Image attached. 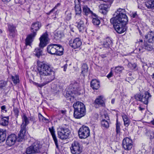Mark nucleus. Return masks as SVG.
Listing matches in <instances>:
<instances>
[{
	"mask_svg": "<svg viewBox=\"0 0 154 154\" xmlns=\"http://www.w3.org/2000/svg\"><path fill=\"white\" fill-rule=\"evenodd\" d=\"M37 65V75L40 77L41 80L43 79L44 80L42 83L36 84L42 88L54 79L55 72L50 66L43 62L38 61Z\"/></svg>",
	"mask_w": 154,
	"mask_h": 154,
	"instance_id": "1",
	"label": "nucleus"
},
{
	"mask_svg": "<svg viewBox=\"0 0 154 154\" xmlns=\"http://www.w3.org/2000/svg\"><path fill=\"white\" fill-rule=\"evenodd\" d=\"M114 15H116L115 17L110 19V22L113 25L114 29L118 33H123L126 29L125 25L128 22L125 9L119 8Z\"/></svg>",
	"mask_w": 154,
	"mask_h": 154,
	"instance_id": "2",
	"label": "nucleus"
},
{
	"mask_svg": "<svg viewBox=\"0 0 154 154\" xmlns=\"http://www.w3.org/2000/svg\"><path fill=\"white\" fill-rule=\"evenodd\" d=\"M40 42L39 47L36 48L34 51V54L38 58L43 55L42 49L48 43V34L45 32L39 38Z\"/></svg>",
	"mask_w": 154,
	"mask_h": 154,
	"instance_id": "3",
	"label": "nucleus"
},
{
	"mask_svg": "<svg viewBox=\"0 0 154 154\" xmlns=\"http://www.w3.org/2000/svg\"><path fill=\"white\" fill-rule=\"evenodd\" d=\"M75 18L76 20V23L77 24V26L80 32L83 31L85 29L84 20L81 15L82 10L79 3L75 5Z\"/></svg>",
	"mask_w": 154,
	"mask_h": 154,
	"instance_id": "4",
	"label": "nucleus"
},
{
	"mask_svg": "<svg viewBox=\"0 0 154 154\" xmlns=\"http://www.w3.org/2000/svg\"><path fill=\"white\" fill-rule=\"evenodd\" d=\"M73 107L74 108L73 116L75 118L80 119L85 115V107L82 103L79 101L74 103Z\"/></svg>",
	"mask_w": 154,
	"mask_h": 154,
	"instance_id": "5",
	"label": "nucleus"
},
{
	"mask_svg": "<svg viewBox=\"0 0 154 154\" xmlns=\"http://www.w3.org/2000/svg\"><path fill=\"white\" fill-rule=\"evenodd\" d=\"M41 23L38 22L34 23L32 24L31 27L32 33L29 35L26 39V45H30L33 39L36 35V32L41 27Z\"/></svg>",
	"mask_w": 154,
	"mask_h": 154,
	"instance_id": "6",
	"label": "nucleus"
},
{
	"mask_svg": "<svg viewBox=\"0 0 154 154\" xmlns=\"http://www.w3.org/2000/svg\"><path fill=\"white\" fill-rule=\"evenodd\" d=\"M42 145L39 141H36L33 143L26 150V154H35L42 152Z\"/></svg>",
	"mask_w": 154,
	"mask_h": 154,
	"instance_id": "7",
	"label": "nucleus"
},
{
	"mask_svg": "<svg viewBox=\"0 0 154 154\" xmlns=\"http://www.w3.org/2000/svg\"><path fill=\"white\" fill-rule=\"evenodd\" d=\"M134 97L136 100L140 101L145 104H147L152 95L148 91H147L145 92L143 94H136Z\"/></svg>",
	"mask_w": 154,
	"mask_h": 154,
	"instance_id": "8",
	"label": "nucleus"
},
{
	"mask_svg": "<svg viewBox=\"0 0 154 154\" xmlns=\"http://www.w3.org/2000/svg\"><path fill=\"white\" fill-rule=\"evenodd\" d=\"M57 133L59 138L62 140H65L69 138L71 132L68 128H61L58 129Z\"/></svg>",
	"mask_w": 154,
	"mask_h": 154,
	"instance_id": "9",
	"label": "nucleus"
},
{
	"mask_svg": "<svg viewBox=\"0 0 154 154\" xmlns=\"http://www.w3.org/2000/svg\"><path fill=\"white\" fill-rule=\"evenodd\" d=\"M82 146L77 141H74L70 147L71 152L72 154H80L82 152Z\"/></svg>",
	"mask_w": 154,
	"mask_h": 154,
	"instance_id": "10",
	"label": "nucleus"
},
{
	"mask_svg": "<svg viewBox=\"0 0 154 154\" xmlns=\"http://www.w3.org/2000/svg\"><path fill=\"white\" fill-rule=\"evenodd\" d=\"M90 132L89 128L83 125L79 129L78 134L81 139H85L90 135Z\"/></svg>",
	"mask_w": 154,
	"mask_h": 154,
	"instance_id": "11",
	"label": "nucleus"
},
{
	"mask_svg": "<svg viewBox=\"0 0 154 154\" xmlns=\"http://www.w3.org/2000/svg\"><path fill=\"white\" fill-rule=\"evenodd\" d=\"M112 2L110 1L105 2L99 6L100 12L103 14H106L108 12Z\"/></svg>",
	"mask_w": 154,
	"mask_h": 154,
	"instance_id": "12",
	"label": "nucleus"
},
{
	"mask_svg": "<svg viewBox=\"0 0 154 154\" xmlns=\"http://www.w3.org/2000/svg\"><path fill=\"white\" fill-rule=\"evenodd\" d=\"M132 140L128 137H126L123 140L122 147L126 150H131L133 146Z\"/></svg>",
	"mask_w": 154,
	"mask_h": 154,
	"instance_id": "13",
	"label": "nucleus"
},
{
	"mask_svg": "<svg viewBox=\"0 0 154 154\" xmlns=\"http://www.w3.org/2000/svg\"><path fill=\"white\" fill-rule=\"evenodd\" d=\"M69 44L71 47L75 49L80 47L82 45V42L79 38H77L73 41H70Z\"/></svg>",
	"mask_w": 154,
	"mask_h": 154,
	"instance_id": "14",
	"label": "nucleus"
},
{
	"mask_svg": "<svg viewBox=\"0 0 154 154\" xmlns=\"http://www.w3.org/2000/svg\"><path fill=\"white\" fill-rule=\"evenodd\" d=\"M16 140L17 141V138L15 134H11L8 137L6 140V144L8 146H11L14 144Z\"/></svg>",
	"mask_w": 154,
	"mask_h": 154,
	"instance_id": "15",
	"label": "nucleus"
},
{
	"mask_svg": "<svg viewBox=\"0 0 154 154\" xmlns=\"http://www.w3.org/2000/svg\"><path fill=\"white\" fill-rule=\"evenodd\" d=\"M7 24L10 35L13 38L14 37L17 32L16 27L12 24L8 23Z\"/></svg>",
	"mask_w": 154,
	"mask_h": 154,
	"instance_id": "16",
	"label": "nucleus"
},
{
	"mask_svg": "<svg viewBox=\"0 0 154 154\" xmlns=\"http://www.w3.org/2000/svg\"><path fill=\"white\" fill-rule=\"evenodd\" d=\"M57 44H51L48 46L47 47V51L48 53L53 55H55L56 52V48Z\"/></svg>",
	"mask_w": 154,
	"mask_h": 154,
	"instance_id": "17",
	"label": "nucleus"
},
{
	"mask_svg": "<svg viewBox=\"0 0 154 154\" xmlns=\"http://www.w3.org/2000/svg\"><path fill=\"white\" fill-rule=\"evenodd\" d=\"M49 130L52 136L54 141L57 148L59 149L58 144V141L57 137L55 134V131L53 126L49 128Z\"/></svg>",
	"mask_w": 154,
	"mask_h": 154,
	"instance_id": "18",
	"label": "nucleus"
},
{
	"mask_svg": "<svg viewBox=\"0 0 154 154\" xmlns=\"http://www.w3.org/2000/svg\"><path fill=\"white\" fill-rule=\"evenodd\" d=\"M145 38L149 42H154V32L152 31L149 32L148 34L145 36Z\"/></svg>",
	"mask_w": 154,
	"mask_h": 154,
	"instance_id": "19",
	"label": "nucleus"
},
{
	"mask_svg": "<svg viewBox=\"0 0 154 154\" xmlns=\"http://www.w3.org/2000/svg\"><path fill=\"white\" fill-rule=\"evenodd\" d=\"M26 131V129L23 128H21V130L18 134L17 138V141L20 142L23 140L24 135Z\"/></svg>",
	"mask_w": 154,
	"mask_h": 154,
	"instance_id": "20",
	"label": "nucleus"
},
{
	"mask_svg": "<svg viewBox=\"0 0 154 154\" xmlns=\"http://www.w3.org/2000/svg\"><path fill=\"white\" fill-rule=\"evenodd\" d=\"M91 86L94 90H97L100 87L99 82L96 79L93 80L91 82Z\"/></svg>",
	"mask_w": 154,
	"mask_h": 154,
	"instance_id": "21",
	"label": "nucleus"
},
{
	"mask_svg": "<svg viewBox=\"0 0 154 154\" xmlns=\"http://www.w3.org/2000/svg\"><path fill=\"white\" fill-rule=\"evenodd\" d=\"M22 123L21 128L26 129V126L29 123V119L25 114H23L22 117Z\"/></svg>",
	"mask_w": 154,
	"mask_h": 154,
	"instance_id": "22",
	"label": "nucleus"
},
{
	"mask_svg": "<svg viewBox=\"0 0 154 154\" xmlns=\"http://www.w3.org/2000/svg\"><path fill=\"white\" fill-rule=\"evenodd\" d=\"M112 42L109 38H107L102 44L103 47L108 48L112 45Z\"/></svg>",
	"mask_w": 154,
	"mask_h": 154,
	"instance_id": "23",
	"label": "nucleus"
},
{
	"mask_svg": "<svg viewBox=\"0 0 154 154\" xmlns=\"http://www.w3.org/2000/svg\"><path fill=\"white\" fill-rule=\"evenodd\" d=\"M6 137V130L0 129V143L4 142L5 140Z\"/></svg>",
	"mask_w": 154,
	"mask_h": 154,
	"instance_id": "24",
	"label": "nucleus"
},
{
	"mask_svg": "<svg viewBox=\"0 0 154 154\" xmlns=\"http://www.w3.org/2000/svg\"><path fill=\"white\" fill-rule=\"evenodd\" d=\"M9 117H4L0 119V124L4 126H6L8 124Z\"/></svg>",
	"mask_w": 154,
	"mask_h": 154,
	"instance_id": "25",
	"label": "nucleus"
},
{
	"mask_svg": "<svg viewBox=\"0 0 154 154\" xmlns=\"http://www.w3.org/2000/svg\"><path fill=\"white\" fill-rule=\"evenodd\" d=\"M103 97L102 96H100L97 98L95 101L96 104L100 105L101 106H104V102L103 100Z\"/></svg>",
	"mask_w": 154,
	"mask_h": 154,
	"instance_id": "26",
	"label": "nucleus"
},
{
	"mask_svg": "<svg viewBox=\"0 0 154 154\" xmlns=\"http://www.w3.org/2000/svg\"><path fill=\"white\" fill-rule=\"evenodd\" d=\"M56 48V52L55 55L60 56L63 54V47L60 45H57Z\"/></svg>",
	"mask_w": 154,
	"mask_h": 154,
	"instance_id": "27",
	"label": "nucleus"
},
{
	"mask_svg": "<svg viewBox=\"0 0 154 154\" xmlns=\"http://www.w3.org/2000/svg\"><path fill=\"white\" fill-rule=\"evenodd\" d=\"M64 36V34L63 32L58 31L55 32L54 37V38L57 40H60Z\"/></svg>",
	"mask_w": 154,
	"mask_h": 154,
	"instance_id": "28",
	"label": "nucleus"
},
{
	"mask_svg": "<svg viewBox=\"0 0 154 154\" xmlns=\"http://www.w3.org/2000/svg\"><path fill=\"white\" fill-rule=\"evenodd\" d=\"M145 5L148 8L154 10V0L148 1L145 3Z\"/></svg>",
	"mask_w": 154,
	"mask_h": 154,
	"instance_id": "29",
	"label": "nucleus"
},
{
	"mask_svg": "<svg viewBox=\"0 0 154 154\" xmlns=\"http://www.w3.org/2000/svg\"><path fill=\"white\" fill-rule=\"evenodd\" d=\"M83 12L84 14L86 16L90 14H92V12L90 8L86 5L84 6L83 7Z\"/></svg>",
	"mask_w": 154,
	"mask_h": 154,
	"instance_id": "30",
	"label": "nucleus"
},
{
	"mask_svg": "<svg viewBox=\"0 0 154 154\" xmlns=\"http://www.w3.org/2000/svg\"><path fill=\"white\" fill-rule=\"evenodd\" d=\"M122 117L124 122L125 126L126 127L128 126L130 123L129 120L128 119V117L125 115H122Z\"/></svg>",
	"mask_w": 154,
	"mask_h": 154,
	"instance_id": "31",
	"label": "nucleus"
},
{
	"mask_svg": "<svg viewBox=\"0 0 154 154\" xmlns=\"http://www.w3.org/2000/svg\"><path fill=\"white\" fill-rule=\"evenodd\" d=\"M60 3H58L49 12V13H48V14H50L51 13L54 12V14H55V15H56L57 14V13L58 12V11L57 10V8L58 7L60 6Z\"/></svg>",
	"mask_w": 154,
	"mask_h": 154,
	"instance_id": "32",
	"label": "nucleus"
},
{
	"mask_svg": "<svg viewBox=\"0 0 154 154\" xmlns=\"http://www.w3.org/2000/svg\"><path fill=\"white\" fill-rule=\"evenodd\" d=\"M101 126L102 127L104 128H107L109 127V122L105 119H103L101 121Z\"/></svg>",
	"mask_w": 154,
	"mask_h": 154,
	"instance_id": "33",
	"label": "nucleus"
},
{
	"mask_svg": "<svg viewBox=\"0 0 154 154\" xmlns=\"http://www.w3.org/2000/svg\"><path fill=\"white\" fill-rule=\"evenodd\" d=\"M88 67L87 65L86 64H83L82 66V70L81 73L82 74L83 76H84L85 74L88 71Z\"/></svg>",
	"mask_w": 154,
	"mask_h": 154,
	"instance_id": "34",
	"label": "nucleus"
},
{
	"mask_svg": "<svg viewBox=\"0 0 154 154\" xmlns=\"http://www.w3.org/2000/svg\"><path fill=\"white\" fill-rule=\"evenodd\" d=\"M95 18H93L92 21L93 24L95 25H98L100 23V20L97 18L96 15H94Z\"/></svg>",
	"mask_w": 154,
	"mask_h": 154,
	"instance_id": "35",
	"label": "nucleus"
},
{
	"mask_svg": "<svg viewBox=\"0 0 154 154\" xmlns=\"http://www.w3.org/2000/svg\"><path fill=\"white\" fill-rule=\"evenodd\" d=\"M65 20L67 21H69L71 19V13L69 11H66L65 12Z\"/></svg>",
	"mask_w": 154,
	"mask_h": 154,
	"instance_id": "36",
	"label": "nucleus"
},
{
	"mask_svg": "<svg viewBox=\"0 0 154 154\" xmlns=\"http://www.w3.org/2000/svg\"><path fill=\"white\" fill-rule=\"evenodd\" d=\"M11 79L14 83L15 84L19 82V76L17 75H16L14 76H11Z\"/></svg>",
	"mask_w": 154,
	"mask_h": 154,
	"instance_id": "37",
	"label": "nucleus"
},
{
	"mask_svg": "<svg viewBox=\"0 0 154 154\" xmlns=\"http://www.w3.org/2000/svg\"><path fill=\"white\" fill-rule=\"evenodd\" d=\"M124 69V68L123 66H119L115 67V72L117 73H120Z\"/></svg>",
	"mask_w": 154,
	"mask_h": 154,
	"instance_id": "38",
	"label": "nucleus"
},
{
	"mask_svg": "<svg viewBox=\"0 0 154 154\" xmlns=\"http://www.w3.org/2000/svg\"><path fill=\"white\" fill-rule=\"evenodd\" d=\"M128 66L131 70H134L136 67V65L134 63L133 64L129 63H128Z\"/></svg>",
	"mask_w": 154,
	"mask_h": 154,
	"instance_id": "39",
	"label": "nucleus"
},
{
	"mask_svg": "<svg viewBox=\"0 0 154 154\" xmlns=\"http://www.w3.org/2000/svg\"><path fill=\"white\" fill-rule=\"evenodd\" d=\"M144 46L145 48L148 50L151 51L152 49V46L150 44L146 43L145 44Z\"/></svg>",
	"mask_w": 154,
	"mask_h": 154,
	"instance_id": "40",
	"label": "nucleus"
},
{
	"mask_svg": "<svg viewBox=\"0 0 154 154\" xmlns=\"http://www.w3.org/2000/svg\"><path fill=\"white\" fill-rule=\"evenodd\" d=\"M7 82L3 80L0 81V89H2L7 85Z\"/></svg>",
	"mask_w": 154,
	"mask_h": 154,
	"instance_id": "41",
	"label": "nucleus"
},
{
	"mask_svg": "<svg viewBox=\"0 0 154 154\" xmlns=\"http://www.w3.org/2000/svg\"><path fill=\"white\" fill-rule=\"evenodd\" d=\"M120 124L117 122L116 124V134H118L120 132Z\"/></svg>",
	"mask_w": 154,
	"mask_h": 154,
	"instance_id": "42",
	"label": "nucleus"
},
{
	"mask_svg": "<svg viewBox=\"0 0 154 154\" xmlns=\"http://www.w3.org/2000/svg\"><path fill=\"white\" fill-rule=\"evenodd\" d=\"M14 112L15 116L17 118V117L19 115V111L18 108H15L14 109Z\"/></svg>",
	"mask_w": 154,
	"mask_h": 154,
	"instance_id": "43",
	"label": "nucleus"
},
{
	"mask_svg": "<svg viewBox=\"0 0 154 154\" xmlns=\"http://www.w3.org/2000/svg\"><path fill=\"white\" fill-rule=\"evenodd\" d=\"M38 117L39 118V120L40 121H44V119L45 117L42 116L40 113L38 114Z\"/></svg>",
	"mask_w": 154,
	"mask_h": 154,
	"instance_id": "44",
	"label": "nucleus"
},
{
	"mask_svg": "<svg viewBox=\"0 0 154 154\" xmlns=\"http://www.w3.org/2000/svg\"><path fill=\"white\" fill-rule=\"evenodd\" d=\"M24 0H14L16 3L22 4Z\"/></svg>",
	"mask_w": 154,
	"mask_h": 154,
	"instance_id": "45",
	"label": "nucleus"
},
{
	"mask_svg": "<svg viewBox=\"0 0 154 154\" xmlns=\"http://www.w3.org/2000/svg\"><path fill=\"white\" fill-rule=\"evenodd\" d=\"M71 92H69V91H67L66 92L65 96L66 97H69L71 96Z\"/></svg>",
	"mask_w": 154,
	"mask_h": 154,
	"instance_id": "46",
	"label": "nucleus"
},
{
	"mask_svg": "<svg viewBox=\"0 0 154 154\" xmlns=\"http://www.w3.org/2000/svg\"><path fill=\"white\" fill-rule=\"evenodd\" d=\"M1 109L2 111L3 112L4 111H5V112H7V110H6V107L5 105L2 106L1 107Z\"/></svg>",
	"mask_w": 154,
	"mask_h": 154,
	"instance_id": "47",
	"label": "nucleus"
},
{
	"mask_svg": "<svg viewBox=\"0 0 154 154\" xmlns=\"http://www.w3.org/2000/svg\"><path fill=\"white\" fill-rule=\"evenodd\" d=\"M132 17L133 18H137V17L138 16L136 12H134V13H133Z\"/></svg>",
	"mask_w": 154,
	"mask_h": 154,
	"instance_id": "48",
	"label": "nucleus"
},
{
	"mask_svg": "<svg viewBox=\"0 0 154 154\" xmlns=\"http://www.w3.org/2000/svg\"><path fill=\"white\" fill-rule=\"evenodd\" d=\"M113 75V73L112 72V71H111L107 75V77L108 78H109L111 77H112Z\"/></svg>",
	"mask_w": 154,
	"mask_h": 154,
	"instance_id": "49",
	"label": "nucleus"
},
{
	"mask_svg": "<svg viewBox=\"0 0 154 154\" xmlns=\"http://www.w3.org/2000/svg\"><path fill=\"white\" fill-rule=\"evenodd\" d=\"M140 111H142L144 109V108L142 106V105H140L138 107Z\"/></svg>",
	"mask_w": 154,
	"mask_h": 154,
	"instance_id": "50",
	"label": "nucleus"
},
{
	"mask_svg": "<svg viewBox=\"0 0 154 154\" xmlns=\"http://www.w3.org/2000/svg\"><path fill=\"white\" fill-rule=\"evenodd\" d=\"M67 64H66L64 66V69L63 70L64 71H66V69L67 68Z\"/></svg>",
	"mask_w": 154,
	"mask_h": 154,
	"instance_id": "51",
	"label": "nucleus"
},
{
	"mask_svg": "<svg viewBox=\"0 0 154 154\" xmlns=\"http://www.w3.org/2000/svg\"><path fill=\"white\" fill-rule=\"evenodd\" d=\"M104 117H105V118L107 120H109V116H108V115H104Z\"/></svg>",
	"mask_w": 154,
	"mask_h": 154,
	"instance_id": "52",
	"label": "nucleus"
},
{
	"mask_svg": "<svg viewBox=\"0 0 154 154\" xmlns=\"http://www.w3.org/2000/svg\"><path fill=\"white\" fill-rule=\"evenodd\" d=\"M60 112L63 114H65L66 112V111L65 110H61L60 111Z\"/></svg>",
	"mask_w": 154,
	"mask_h": 154,
	"instance_id": "53",
	"label": "nucleus"
},
{
	"mask_svg": "<svg viewBox=\"0 0 154 154\" xmlns=\"http://www.w3.org/2000/svg\"><path fill=\"white\" fill-rule=\"evenodd\" d=\"M115 101V99H112L111 100V103L112 104H114V103Z\"/></svg>",
	"mask_w": 154,
	"mask_h": 154,
	"instance_id": "54",
	"label": "nucleus"
},
{
	"mask_svg": "<svg viewBox=\"0 0 154 154\" xmlns=\"http://www.w3.org/2000/svg\"><path fill=\"white\" fill-rule=\"evenodd\" d=\"M48 121V120L45 118H44V122H47V121Z\"/></svg>",
	"mask_w": 154,
	"mask_h": 154,
	"instance_id": "55",
	"label": "nucleus"
},
{
	"mask_svg": "<svg viewBox=\"0 0 154 154\" xmlns=\"http://www.w3.org/2000/svg\"><path fill=\"white\" fill-rule=\"evenodd\" d=\"M151 76L152 78L154 80V73L151 75Z\"/></svg>",
	"mask_w": 154,
	"mask_h": 154,
	"instance_id": "56",
	"label": "nucleus"
},
{
	"mask_svg": "<svg viewBox=\"0 0 154 154\" xmlns=\"http://www.w3.org/2000/svg\"><path fill=\"white\" fill-rule=\"evenodd\" d=\"M3 2H9L11 1V0H2Z\"/></svg>",
	"mask_w": 154,
	"mask_h": 154,
	"instance_id": "57",
	"label": "nucleus"
},
{
	"mask_svg": "<svg viewBox=\"0 0 154 154\" xmlns=\"http://www.w3.org/2000/svg\"><path fill=\"white\" fill-rule=\"evenodd\" d=\"M151 123L152 124L154 125V120H153L152 121H151Z\"/></svg>",
	"mask_w": 154,
	"mask_h": 154,
	"instance_id": "58",
	"label": "nucleus"
},
{
	"mask_svg": "<svg viewBox=\"0 0 154 154\" xmlns=\"http://www.w3.org/2000/svg\"><path fill=\"white\" fill-rule=\"evenodd\" d=\"M101 56L102 58L106 57V56L104 55H102Z\"/></svg>",
	"mask_w": 154,
	"mask_h": 154,
	"instance_id": "59",
	"label": "nucleus"
},
{
	"mask_svg": "<svg viewBox=\"0 0 154 154\" xmlns=\"http://www.w3.org/2000/svg\"><path fill=\"white\" fill-rule=\"evenodd\" d=\"M152 153L153 154H154V147L152 149Z\"/></svg>",
	"mask_w": 154,
	"mask_h": 154,
	"instance_id": "60",
	"label": "nucleus"
},
{
	"mask_svg": "<svg viewBox=\"0 0 154 154\" xmlns=\"http://www.w3.org/2000/svg\"><path fill=\"white\" fill-rule=\"evenodd\" d=\"M0 32L2 33V31L1 29H0Z\"/></svg>",
	"mask_w": 154,
	"mask_h": 154,
	"instance_id": "61",
	"label": "nucleus"
},
{
	"mask_svg": "<svg viewBox=\"0 0 154 154\" xmlns=\"http://www.w3.org/2000/svg\"><path fill=\"white\" fill-rule=\"evenodd\" d=\"M37 83L38 84V83H34V84H35V85H36V86H38V87H39V86H38V85L36 84H37Z\"/></svg>",
	"mask_w": 154,
	"mask_h": 154,
	"instance_id": "62",
	"label": "nucleus"
},
{
	"mask_svg": "<svg viewBox=\"0 0 154 154\" xmlns=\"http://www.w3.org/2000/svg\"><path fill=\"white\" fill-rule=\"evenodd\" d=\"M140 41L141 42H142V41H142V40H141Z\"/></svg>",
	"mask_w": 154,
	"mask_h": 154,
	"instance_id": "63",
	"label": "nucleus"
},
{
	"mask_svg": "<svg viewBox=\"0 0 154 154\" xmlns=\"http://www.w3.org/2000/svg\"><path fill=\"white\" fill-rule=\"evenodd\" d=\"M75 83L76 84H77V82H75Z\"/></svg>",
	"mask_w": 154,
	"mask_h": 154,
	"instance_id": "64",
	"label": "nucleus"
}]
</instances>
